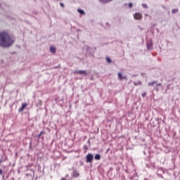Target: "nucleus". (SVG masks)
<instances>
[{
  "label": "nucleus",
  "mask_w": 180,
  "mask_h": 180,
  "mask_svg": "<svg viewBox=\"0 0 180 180\" xmlns=\"http://www.w3.org/2000/svg\"><path fill=\"white\" fill-rule=\"evenodd\" d=\"M15 39L6 32H0V47L8 49L13 45Z\"/></svg>",
  "instance_id": "f257e3e1"
},
{
  "label": "nucleus",
  "mask_w": 180,
  "mask_h": 180,
  "mask_svg": "<svg viewBox=\"0 0 180 180\" xmlns=\"http://www.w3.org/2000/svg\"><path fill=\"white\" fill-rule=\"evenodd\" d=\"M94 161V155L92 153H88L86 156V162L91 163Z\"/></svg>",
  "instance_id": "f03ea898"
},
{
  "label": "nucleus",
  "mask_w": 180,
  "mask_h": 180,
  "mask_svg": "<svg viewBox=\"0 0 180 180\" xmlns=\"http://www.w3.org/2000/svg\"><path fill=\"white\" fill-rule=\"evenodd\" d=\"M74 74H79V75H85V77H86L88 72H86V70H75Z\"/></svg>",
  "instance_id": "7ed1b4c3"
},
{
  "label": "nucleus",
  "mask_w": 180,
  "mask_h": 180,
  "mask_svg": "<svg viewBox=\"0 0 180 180\" xmlns=\"http://www.w3.org/2000/svg\"><path fill=\"white\" fill-rule=\"evenodd\" d=\"M118 78H119V79H120L121 81H122V79H127V77L123 76V74H122V72H119V73H118Z\"/></svg>",
  "instance_id": "20e7f679"
},
{
  "label": "nucleus",
  "mask_w": 180,
  "mask_h": 180,
  "mask_svg": "<svg viewBox=\"0 0 180 180\" xmlns=\"http://www.w3.org/2000/svg\"><path fill=\"white\" fill-rule=\"evenodd\" d=\"M134 19H137V20L141 19V18H142L141 13H135V15H134Z\"/></svg>",
  "instance_id": "39448f33"
},
{
  "label": "nucleus",
  "mask_w": 180,
  "mask_h": 180,
  "mask_svg": "<svg viewBox=\"0 0 180 180\" xmlns=\"http://www.w3.org/2000/svg\"><path fill=\"white\" fill-rule=\"evenodd\" d=\"M26 106H27V103H22V107L19 109V112H23L26 109Z\"/></svg>",
  "instance_id": "423d86ee"
},
{
  "label": "nucleus",
  "mask_w": 180,
  "mask_h": 180,
  "mask_svg": "<svg viewBox=\"0 0 180 180\" xmlns=\"http://www.w3.org/2000/svg\"><path fill=\"white\" fill-rule=\"evenodd\" d=\"M73 176L75 178H78V176H79V173L78 172V171L75 169L73 170Z\"/></svg>",
  "instance_id": "0eeeda50"
},
{
  "label": "nucleus",
  "mask_w": 180,
  "mask_h": 180,
  "mask_svg": "<svg viewBox=\"0 0 180 180\" xmlns=\"http://www.w3.org/2000/svg\"><path fill=\"white\" fill-rule=\"evenodd\" d=\"M147 49H148V50H153V44L152 43H148L147 44Z\"/></svg>",
  "instance_id": "6e6552de"
},
{
  "label": "nucleus",
  "mask_w": 180,
  "mask_h": 180,
  "mask_svg": "<svg viewBox=\"0 0 180 180\" xmlns=\"http://www.w3.org/2000/svg\"><path fill=\"white\" fill-rule=\"evenodd\" d=\"M155 84H157V81H153L151 82H148V86H154V85H155Z\"/></svg>",
  "instance_id": "1a4fd4ad"
},
{
  "label": "nucleus",
  "mask_w": 180,
  "mask_h": 180,
  "mask_svg": "<svg viewBox=\"0 0 180 180\" xmlns=\"http://www.w3.org/2000/svg\"><path fill=\"white\" fill-rule=\"evenodd\" d=\"M43 134H46V131H41L39 135H37L38 139H40V137H41V139H43V136H41Z\"/></svg>",
  "instance_id": "9d476101"
},
{
  "label": "nucleus",
  "mask_w": 180,
  "mask_h": 180,
  "mask_svg": "<svg viewBox=\"0 0 180 180\" xmlns=\"http://www.w3.org/2000/svg\"><path fill=\"white\" fill-rule=\"evenodd\" d=\"M111 1L113 0H99V2H101V4H108V2H111Z\"/></svg>",
  "instance_id": "9b49d317"
},
{
  "label": "nucleus",
  "mask_w": 180,
  "mask_h": 180,
  "mask_svg": "<svg viewBox=\"0 0 180 180\" xmlns=\"http://www.w3.org/2000/svg\"><path fill=\"white\" fill-rule=\"evenodd\" d=\"M77 12H79V13H80V15H85V11H84V10L82 9H77Z\"/></svg>",
  "instance_id": "f8f14e48"
},
{
  "label": "nucleus",
  "mask_w": 180,
  "mask_h": 180,
  "mask_svg": "<svg viewBox=\"0 0 180 180\" xmlns=\"http://www.w3.org/2000/svg\"><path fill=\"white\" fill-rule=\"evenodd\" d=\"M50 51H51V53H56V47L51 46L50 47Z\"/></svg>",
  "instance_id": "ddd939ff"
},
{
  "label": "nucleus",
  "mask_w": 180,
  "mask_h": 180,
  "mask_svg": "<svg viewBox=\"0 0 180 180\" xmlns=\"http://www.w3.org/2000/svg\"><path fill=\"white\" fill-rule=\"evenodd\" d=\"M95 160H97L98 161H99V160H101V155L100 154H96L94 156Z\"/></svg>",
  "instance_id": "4468645a"
},
{
  "label": "nucleus",
  "mask_w": 180,
  "mask_h": 180,
  "mask_svg": "<svg viewBox=\"0 0 180 180\" xmlns=\"http://www.w3.org/2000/svg\"><path fill=\"white\" fill-rule=\"evenodd\" d=\"M134 85L137 86V85H141V82H134Z\"/></svg>",
  "instance_id": "2eb2a0df"
},
{
  "label": "nucleus",
  "mask_w": 180,
  "mask_h": 180,
  "mask_svg": "<svg viewBox=\"0 0 180 180\" xmlns=\"http://www.w3.org/2000/svg\"><path fill=\"white\" fill-rule=\"evenodd\" d=\"M85 47H86V51H91V49H92V48L89 47V46H86Z\"/></svg>",
  "instance_id": "dca6fc26"
},
{
  "label": "nucleus",
  "mask_w": 180,
  "mask_h": 180,
  "mask_svg": "<svg viewBox=\"0 0 180 180\" xmlns=\"http://www.w3.org/2000/svg\"><path fill=\"white\" fill-rule=\"evenodd\" d=\"M106 60H107L108 63H112V59H110V58L108 57V58H106Z\"/></svg>",
  "instance_id": "f3484780"
},
{
  "label": "nucleus",
  "mask_w": 180,
  "mask_h": 180,
  "mask_svg": "<svg viewBox=\"0 0 180 180\" xmlns=\"http://www.w3.org/2000/svg\"><path fill=\"white\" fill-rule=\"evenodd\" d=\"M172 13H176V12H178V9H172Z\"/></svg>",
  "instance_id": "a211bd4d"
},
{
  "label": "nucleus",
  "mask_w": 180,
  "mask_h": 180,
  "mask_svg": "<svg viewBox=\"0 0 180 180\" xmlns=\"http://www.w3.org/2000/svg\"><path fill=\"white\" fill-rule=\"evenodd\" d=\"M129 8H133V4L132 3H129Z\"/></svg>",
  "instance_id": "6ab92c4d"
},
{
  "label": "nucleus",
  "mask_w": 180,
  "mask_h": 180,
  "mask_svg": "<svg viewBox=\"0 0 180 180\" xmlns=\"http://www.w3.org/2000/svg\"><path fill=\"white\" fill-rule=\"evenodd\" d=\"M142 6H143V8H147L148 7L147 4H143Z\"/></svg>",
  "instance_id": "aec40b11"
},
{
  "label": "nucleus",
  "mask_w": 180,
  "mask_h": 180,
  "mask_svg": "<svg viewBox=\"0 0 180 180\" xmlns=\"http://www.w3.org/2000/svg\"><path fill=\"white\" fill-rule=\"evenodd\" d=\"M155 85H156V88H157V86H161L162 84L161 83H159V84L156 83Z\"/></svg>",
  "instance_id": "412c9836"
},
{
  "label": "nucleus",
  "mask_w": 180,
  "mask_h": 180,
  "mask_svg": "<svg viewBox=\"0 0 180 180\" xmlns=\"http://www.w3.org/2000/svg\"><path fill=\"white\" fill-rule=\"evenodd\" d=\"M60 6H61L62 8H64V7H65L64 4H63V3H60Z\"/></svg>",
  "instance_id": "4be33fe9"
},
{
  "label": "nucleus",
  "mask_w": 180,
  "mask_h": 180,
  "mask_svg": "<svg viewBox=\"0 0 180 180\" xmlns=\"http://www.w3.org/2000/svg\"><path fill=\"white\" fill-rule=\"evenodd\" d=\"M146 95H147V94H146V93H143V94H142V96H143V98H144V97L146 96Z\"/></svg>",
  "instance_id": "5701e85b"
},
{
  "label": "nucleus",
  "mask_w": 180,
  "mask_h": 180,
  "mask_svg": "<svg viewBox=\"0 0 180 180\" xmlns=\"http://www.w3.org/2000/svg\"><path fill=\"white\" fill-rule=\"evenodd\" d=\"M4 174V172L2 171V169H0V175H2Z\"/></svg>",
  "instance_id": "b1692460"
}]
</instances>
